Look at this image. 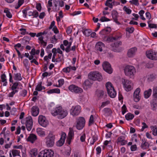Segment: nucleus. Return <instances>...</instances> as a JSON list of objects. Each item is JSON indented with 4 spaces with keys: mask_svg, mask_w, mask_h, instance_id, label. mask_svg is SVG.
Here are the masks:
<instances>
[{
    "mask_svg": "<svg viewBox=\"0 0 157 157\" xmlns=\"http://www.w3.org/2000/svg\"><path fill=\"white\" fill-rule=\"evenodd\" d=\"M51 113L53 116H57L58 118L60 119L65 117L68 113L67 110L63 109L60 106L52 109Z\"/></svg>",
    "mask_w": 157,
    "mask_h": 157,
    "instance_id": "f257e3e1",
    "label": "nucleus"
},
{
    "mask_svg": "<svg viewBox=\"0 0 157 157\" xmlns=\"http://www.w3.org/2000/svg\"><path fill=\"white\" fill-rule=\"evenodd\" d=\"M88 77L89 79L93 81L98 80L100 81L102 79L101 75L96 71L90 72L88 75Z\"/></svg>",
    "mask_w": 157,
    "mask_h": 157,
    "instance_id": "f03ea898",
    "label": "nucleus"
},
{
    "mask_svg": "<svg viewBox=\"0 0 157 157\" xmlns=\"http://www.w3.org/2000/svg\"><path fill=\"white\" fill-rule=\"evenodd\" d=\"M124 71L125 75L130 78H132L136 73V69L132 66H126L124 68Z\"/></svg>",
    "mask_w": 157,
    "mask_h": 157,
    "instance_id": "7ed1b4c3",
    "label": "nucleus"
},
{
    "mask_svg": "<svg viewBox=\"0 0 157 157\" xmlns=\"http://www.w3.org/2000/svg\"><path fill=\"white\" fill-rule=\"evenodd\" d=\"M106 87L109 96L111 98H114L116 96V93L111 83L110 82H107L106 84Z\"/></svg>",
    "mask_w": 157,
    "mask_h": 157,
    "instance_id": "20e7f679",
    "label": "nucleus"
},
{
    "mask_svg": "<svg viewBox=\"0 0 157 157\" xmlns=\"http://www.w3.org/2000/svg\"><path fill=\"white\" fill-rule=\"evenodd\" d=\"M54 154L53 151L51 150H45L39 153L38 157H53Z\"/></svg>",
    "mask_w": 157,
    "mask_h": 157,
    "instance_id": "39448f33",
    "label": "nucleus"
},
{
    "mask_svg": "<svg viewBox=\"0 0 157 157\" xmlns=\"http://www.w3.org/2000/svg\"><path fill=\"white\" fill-rule=\"evenodd\" d=\"M122 82L123 85L126 91H130L132 89L133 83L131 81L122 78Z\"/></svg>",
    "mask_w": 157,
    "mask_h": 157,
    "instance_id": "423d86ee",
    "label": "nucleus"
},
{
    "mask_svg": "<svg viewBox=\"0 0 157 157\" xmlns=\"http://www.w3.org/2000/svg\"><path fill=\"white\" fill-rule=\"evenodd\" d=\"M55 136L52 134H49L45 138V142L47 146L48 147H52L54 144Z\"/></svg>",
    "mask_w": 157,
    "mask_h": 157,
    "instance_id": "0eeeda50",
    "label": "nucleus"
},
{
    "mask_svg": "<svg viewBox=\"0 0 157 157\" xmlns=\"http://www.w3.org/2000/svg\"><path fill=\"white\" fill-rule=\"evenodd\" d=\"M76 128L78 130L82 129L85 125V121L83 117H79L77 120Z\"/></svg>",
    "mask_w": 157,
    "mask_h": 157,
    "instance_id": "6e6552de",
    "label": "nucleus"
},
{
    "mask_svg": "<svg viewBox=\"0 0 157 157\" xmlns=\"http://www.w3.org/2000/svg\"><path fill=\"white\" fill-rule=\"evenodd\" d=\"M147 56L149 59L152 60H157V54L156 52L150 50L146 52Z\"/></svg>",
    "mask_w": 157,
    "mask_h": 157,
    "instance_id": "1a4fd4ad",
    "label": "nucleus"
},
{
    "mask_svg": "<svg viewBox=\"0 0 157 157\" xmlns=\"http://www.w3.org/2000/svg\"><path fill=\"white\" fill-rule=\"evenodd\" d=\"M81 111L80 106L79 105L73 106L71 109V114L73 116H77Z\"/></svg>",
    "mask_w": 157,
    "mask_h": 157,
    "instance_id": "9d476101",
    "label": "nucleus"
},
{
    "mask_svg": "<svg viewBox=\"0 0 157 157\" xmlns=\"http://www.w3.org/2000/svg\"><path fill=\"white\" fill-rule=\"evenodd\" d=\"M38 122L40 125L43 127H46L48 124V121L45 117L40 115L38 118Z\"/></svg>",
    "mask_w": 157,
    "mask_h": 157,
    "instance_id": "9b49d317",
    "label": "nucleus"
},
{
    "mask_svg": "<svg viewBox=\"0 0 157 157\" xmlns=\"http://www.w3.org/2000/svg\"><path fill=\"white\" fill-rule=\"evenodd\" d=\"M104 70L109 74H111L113 72V69L110 63L107 62H105L102 64Z\"/></svg>",
    "mask_w": 157,
    "mask_h": 157,
    "instance_id": "f8f14e48",
    "label": "nucleus"
},
{
    "mask_svg": "<svg viewBox=\"0 0 157 157\" xmlns=\"http://www.w3.org/2000/svg\"><path fill=\"white\" fill-rule=\"evenodd\" d=\"M26 126L27 130L30 131L33 127V121L32 117L30 116H29L26 118Z\"/></svg>",
    "mask_w": 157,
    "mask_h": 157,
    "instance_id": "ddd939ff",
    "label": "nucleus"
},
{
    "mask_svg": "<svg viewBox=\"0 0 157 157\" xmlns=\"http://www.w3.org/2000/svg\"><path fill=\"white\" fill-rule=\"evenodd\" d=\"M122 44V42L121 41H117L116 42H115L113 44H111V46L112 47V50L116 52H120L121 49L118 48L120 45H121Z\"/></svg>",
    "mask_w": 157,
    "mask_h": 157,
    "instance_id": "4468645a",
    "label": "nucleus"
},
{
    "mask_svg": "<svg viewBox=\"0 0 157 157\" xmlns=\"http://www.w3.org/2000/svg\"><path fill=\"white\" fill-rule=\"evenodd\" d=\"M66 135L64 132L62 133L60 139L56 142V145L59 147L62 146L64 143Z\"/></svg>",
    "mask_w": 157,
    "mask_h": 157,
    "instance_id": "2eb2a0df",
    "label": "nucleus"
},
{
    "mask_svg": "<svg viewBox=\"0 0 157 157\" xmlns=\"http://www.w3.org/2000/svg\"><path fill=\"white\" fill-rule=\"evenodd\" d=\"M111 15L114 21L118 25H120L121 23L118 21L117 18L118 17V15L117 12L115 10H113L112 12Z\"/></svg>",
    "mask_w": 157,
    "mask_h": 157,
    "instance_id": "dca6fc26",
    "label": "nucleus"
},
{
    "mask_svg": "<svg viewBox=\"0 0 157 157\" xmlns=\"http://www.w3.org/2000/svg\"><path fill=\"white\" fill-rule=\"evenodd\" d=\"M104 44L101 42H98L95 45V48L96 50L100 52L102 51L103 49L104 48Z\"/></svg>",
    "mask_w": 157,
    "mask_h": 157,
    "instance_id": "f3484780",
    "label": "nucleus"
},
{
    "mask_svg": "<svg viewBox=\"0 0 157 157\" xmlns=\"http://www.w3.org/2000/svg\"><path fill=\"white\" fill-rule=\"evenodd\" d=\"M31 113L33 116H37L39 113V109L38 107L36 106H33L31 109Z\"/></svg>",
    "mask_w": 157,
    "mask_h": 157,
    "instance_id": "a211bd4d",
    "label": "nucleus"
},
{
    "mask_svg": "<svg viewBox=\"0 0 157 157\" xmlns=\"http://www.w3.org/2000/svg\"><path fill=\"white\" fill-rule=\"evenodd\" d=\"M136 48H133L129 49L127 52V56L129 57H133L135 55V52L136 51Z\"/></svg>",
    "mask_w": 157,
    "mask_h": 157,
    "instance_id": "6ab92c4d",
    "label": "nucleus"
},
{
    "mask_svg": "<svg viewBox=\"0 0 157 157\" xmlns=\"http://www.w3.org/2000/svg\"><path fill=\"white\" fill-rule=\"evenodd\" d=\"M37 139L36 136L34 134H31L27 138V140L32 143H34Z\"/></svg>",
    "mask_w": 157,
    "mask_h": 157,
    "instance_id": "aec40b11",
    "label": "nucleus"
},
{
    "mask_svg": "<svg viewBox=\"0 0 157 157\" xmlns=\"http://www.w3.org/2000/svg\"><path fill=\"white\" fill-rule=\"evenodd\" d=\"M30 38L29 36H25L21 40V43L24 46L29 43Z\"/></svg>",
    "mask_w": 157,
    "mask_h": 157,
    "instance_id": "412c9836",
    "label": "nucleus"
},
{
    "mask_svg": "<svg viewBox=\"0 0 157 157\" xmlns=\"http://www.w3.org/2000/svg\"><path fill=\"white\" fill-rule=\"evenodd\" d=\"M92 84V83L90 82L89 80H86L84 82L83 86L84 88L86 90L88 88H90Z\"/></svg>",
    "mask_w": 157,
    "mask_h": 157,
    "instance_id": "4be33fe9",
    "label": "nucleus"
},
{
    "mask_svg": "<svg viewBox=\"0 0 157 157\" xmlns=\"http://www.w3.org/2000/svg\"><path fill=\"white\" fill-rule=\"evenodd\" d=\"M111 31V29L110 27H107L106 29H102L100 32L99 33L101 35H104L109 34Z\"/></svg>",
    "mask_w": 157,
    "mask_h": 157,
    "instance_id": "5701e85b",
    "label": "nucleus"
},
{
    "mask_svg": "<svg viewBox=\"0 0 157 157\" xmlns=\"http://www.w3.org/2000/svg\"><path fill=\"white\" fill-rule=\"evenodd\" d=\"M149 144L145 141V139L142 140V142L141 146L142 148L144 149H147L149 147Z\"/></svg>",
    "mask_w": 157,
    "mask_h": 157,
    "instance_id": "b1692460",
    "label": "nucleus"
},
{
    "mask_svg": "<svg viewBox=\"0 0 157 157\" xmlns=\"http://www.w3.org/2000/svg\"><path fill=\"white\" fill-rule=\"evenodd\" d=\"M152 93V90L149 89L148 90H146L144 92V96L145 98H148L151 95Z\"/></svg>",
    "mask_w": 157,
    "mask_h": 157,
    "instance_id": "393cba45",
    "label": "nucleus"
},
{
    "mask_svg": "<svg viewBox=\"0 0 157 157\" xmlns=\"http://www.w3.org/2000/svg\"><path fill=\"white\" fill-rule=\"evenodd\" d=\"M36 132L38 134L41 136H45V132L40 128H37Z\"/></svg>",
    "mask_w": 157,
    "mask_h": 157,
    "instance_id": "a878e982",
    "label": "nucleus"
},
{
    "mask_svg": "<svg viewBox=\"0 0 157 157\" xmlns=\"http://www.w3.org/2000/svg\"><path fill=\"white\" fill-rule=\"evenodd\" d=\"M74 136V133L73 130L72 128H69V131L68 133L67 138H69L70 139H72Z\"/></svg>",
    "mask_w": 157,
    "mask_h": 157,
    "instance_id": "bb28decb",
    "label": "nucleus"
},
{
    "mask_svg": "<svg viewBox=\"0 0 157 157\" xmlns=\"http://www.w3.org/2000/svg\"><path fill=\"white\" fill-rule=\"evenodd\" d=\"M30 153L31 157H36L37 154V149H34L31 150Z\"/></svg>",
    "mask_w": 157,
    "mask_h": 157,
    "instance_id": "cd10ccee",
    "label": "nucleus"
},
{
    "mask_svg": "<svg viewBox=\"0 0 157 157\" xmlns=\"http://www.w3.org/2000/svg\"><path fill=\"white\" fill-rule=\"evenodd\" d=\"M96 94L98 98H101L104 95V92L101 90H97L96 91Z\"/></svg>",
    "mask_w": 157,
    "mask_h": 157,
    "instance_id": "c85d7f7f",
    "label": "nucleus"
},
{
    "mask_svg": "<svg viewBox=\"0 0 157 157\" xmlns=\"http://www.w3.org/2000/svg\"><path fill=\"white\" fill-rule=\"evenodd\" d=\"M14 79L16 80L21 81L22 79V78L21 77V75L20 73H17L16 74H14Z\"/></svg>",
    "mask_w": 157,
    "mask_h": 157,
    "instance_id": "c756f323",
    "label": "nucleus"
},
{
    "mask_svg": "<svg viewBox=\"0 0 157 157\" xmlns=\"http://www.w3.org/2000/svg\"><path fill=\"white\" fill-rule=\"evenodd\" d=\"M60 90L58 88L50 90L48 91L47 93L48 94H52L53 93H60Z\"/></svg>",
    "mask_w": 157,
    "mask_h": 157,
    "instance_id": "7c9ffc66",
    "label": "nucleus"
},
{
    "mask_svg": "<svg viewBox=\"0 0 157 157\" xmlns=\"http://www.w3.org/2000/svg\"><path fill=\"white\" fill-rule=\"evenodd\" d=\"M151 106L153 110H155L157 107V103L155 100H153L151 102Z\"/></svg>",
    "mask_w": 157,
    "mask_h": 157,
    "instance_id": "2f4dec72",
    "label": "nucleus"
},
{
    "mask_svg": "<svg viewBox=\"0 0 157 157\" xmlns=\"http://www.w3.org/2000/svg\"><path fill=\"white\" fill-rule=\"evenodd\" d=\"M134 117V115L130 113H128L125 116L126 119L128 121L132 120Z\"/></svg>",
    "mask_w": 157,
    "mask_h": 157,
    "instance_id": "473e14b6",
    "label": "nucleus"
},
{
    "mask_svg": "<svg viewBox=\"0 0 157 157\" xmlns=\"http://www.w3.org/2000/svg\"><path fill=\"white\" fill-rule=\"evenodd\" d=\"M112 1V0H107L105 3V5L106 6H109V8H113V3L114 4V2H111Z\"/></svg>",
    "mask_w": 157,
    "mask_h": 157,
    "instance_id": "72a5a7b5",
    "label": "nucleus"
},
{
    "mask_svg": "<svg viewBox=\"0 0 157 157\" xmlns=\"http://www.w3.org/2000/svg\"><path fill=\"white\" fill-rule=\"evenodd\" d=\"M153 95L154 98L157 99V86L153 88Z\"/></svg>",
    "mask_w": 157,
    "mask_h": 157,
    "instance_id": "f704fd0d",
    "label": "nucleus"
},
{
    "mask_svg": "<svg viewBox=\"0 0 157 157\" xmlns=\"http://www.w3.org/2000/svg\"><path fill=\"white\" fill-rule=\"evenodd\" d=\"M103 112L105 114L109 115L112 113V111L109 108H105L103 110Z\"/></svg>",
    "mask_w": 157,
    "mask_h": 157,
    "instance_id": "c9c22d12",
    "label": "nucleus"
},
{
    "mask_svg": "<svg viewBox=\"0 0 157 157\" xmlns=\"http://www.w3.org/2000/svg\"><path fill=\"white\" fill-rule=\"evenodd\" d=\"M39 40L40 41V43L44 47L46 46L47 45V42L44 41L43 40V37L41 36L38 38Z\"/></svg>",
    "mask_w": 157,
    "mask_h": 157,
    "instance_id": "e433bc0d",
    "label": "nucleus"
},
{
    "mask_svg": "<svg viewBox=\"0 0 157 157\" xmlns=\"http://www.w3.org/2000/svg\"><path fill=\"white\" fill-rule=\"evenodd\" d=\"M29 61L28 59H25L23 61L24 66L27 68V70H29V67L28 66Z\"/></svg>",
    "mask_w": 157,
    "mask_h": 157,
    "instance_id": "4c0bfd02",
    "label": "nucleus"
},
{
    "mask_svg": "<svg viewBox=\"0 0 157 157\" xmlns=\"http://www.w3.org/2000/svg\"><path fill=\"white\" fill-rule=\"evenodd\" d=\"M4 12L6 13V15L8 18H10L12 17V15L9 11L8 9H6L4 10Z\"/></svg>",
    "mask_w": 157,
    "mask_h": 157,
    "instance_id": "58836bf2",
    "label": "nucleus"
},
{
    "mask_svg": "<svg viewBox=\"0 0 157 157\" xmlns=\"http://www.w3.org/2000/svg\"><path fill=\"white\" fill-rule=\"evenodd\" d=\"M42 82H40L36 86L35 90L38 91H40L42 89Z\"/></svg>",
    "mask_w": 157,
    "mask_h": 157,
    "instance_id": "ea45409f",
    "label": "nucleus"
},
{
    "mask_svg": "<svg viewBox=\"0 0 157 157\" xmlns=\"http://www.w3.org/2000/svg\"><path fill=\"white\" fill-rule=\"evenodd\" d=\"M83 33L86 36H88L91 35V31L90 30L86 29L83 32Z\"/></svg>",
    "mask_w": 157,
    "mask_h": 157,
    "instance_id": "a19ab883",
    "label": "nucleus"
},
{
    "mask_svg": "<svg viewBox=\"0 0 157 157\" xmlns=\"http://www.w3.org/2000/svg\"><path fill=\"white\" fill-rule=\"evenodd\" d=\"M156 77V75L154 74H151L148 76L147 79L149 81H152Z\"/></svg>",
    "mask_w": 157,
    "mask_h": 157,
    "instance_id": "79ce46f5",
    "label": "nucleus"
},
{
    "mask_svg": "<svg viewBox=\"0 0 157 157\" xmlns=\"http://www.w3.org/2000/svg\"><path fill=\"white\" fill-rule=\"evenodd\" d=\"M151 129L152 131L153 134L156 136L157 135V128L156 126H153L151 127Z\"/></svg>",
    "mask_w": 157,
    "mask_h": 157,
    "instance_id": "37998d69",
    "label": "nucleus"
},
{
    "mask_svg": "<svg viewBox=\"0 0 157 157\" xmlns=\"http://www.w3.org/2000/svg\"><path fill=\"white\" fill-rule=\"evenodd\" d=\"M74 92L76 93H81L83 91L82 88L76 86Z\"/></svg>",
    "mask_w": 157,
    "mask_h": 157,
    "instance_id": "c03bdc74",
    "label": "nucleus"
},
{
    "mask_svg": "<svg viewBox=\"0 0 157 157\" xmlns=\"http://www.w3.org/2000/svg\"><path fill=\"white\" fill-rule=\"evenodd\" d=\"M123 9L128 14H130L131 13V10L130 9L127 8L126 6H124L123 7Z\"/></svg>",
    "mask_w": 157,
    "mask_h": 157,
    "instance_id": "a18cd8bd",
    "label": "nucleus"
},
{
    "mask_svg": "<svg viewBox=\"0 0 157 157\" xmlns=\"http://www.w3.org/2000/svg\"><path fill=\"white\" fill-rule=\"evenodd\" d=\"M94 123V116L93 115H91V116H90L89 121V126L90 125H91L93 124Z\"/></svg>",
    "mask_w": 157,
    "mask_h": 157,
    "instance_id": "49530a36",
    "label": "nucleus"
},
{
    "mask_svg": "<svg viewBox=\"0 0 157 157\" xmlns=\"http://www.w3.org/2000/svg\"><path fill=\"white\" fill-rule=\"evenodd\" d=\"M20 31H21V34L24 35L25 34H29V33L26 31V29H25L21 28L19 29Z\"/></svg>",
    "mask_w": 157,
    "mask_h": 157,
    "instance_id": "de8ad7c7",
    "label": "nucleus"
},
{
    "mask_svg": "<svg viewBox=\"0 0 157 157\" xmlns=\"http://www.w3.org/2000/svg\"><path fill=\"white\" fill-rule=\"evenodd\" d=\"M76 86L75 85H71L68 87V89L72 92H74Z\"/></svg>",
    "mask_w": 157,
    "mask_h": 157,
    "instance_id": "09e8293b",
    "label": "nucleus"
},
{
    "mask_svg": "<svg viewBox=\"0 0 157 157\" xmlns=\"http://www.w3.org/2000/svg\"><path fill=\"white\" fill-rule=\"evenodd\" d=\"M19 83L18 82H14L11 87L12 90H14L16 89Z\"/></svg>",
    "mask_w": 157,
    "mask_h": 157,
    "instance_id": "8fccbe9b",
    "label": "nucleus"
},
{
    "mask_svg": "<svg viewBox=\"0 0 157 157\" xmlns=\"http://www.w3.org/2000/svg\"><path fill=\"white\" fill-rule=\"evenodd\" d=\"M126 30L129 33H131L133 32L134 30V29L132 27L131 28L128 27L126 28Z\"/></svg>",
    "mask_w": 157,
    "mask_h": 157,
    "instance_id": "3c124183",
    "label": "nucleus"
},
{
    "mask_svg": "<svg viewBox=\"0 0 157 157\" xmlns=\"http://www.w3.org/2000/svg\"><path fill=\"white\" fill-rule=\"evenodd\" d=\"M149 22L150 21H148L147 22V23L148 24V27L149 28H157V26L156 24H149Z\"/></svg>",
    "mask_w": 157,
    "mask_h": 157,
    "instance_id": "603ef678",
    "label": "nucleus"
},
{
    "mask_svg": "<svg viewBox=\"0 0 157 157\" xmlns=\"http://www.w3.org/2000/svg\"><path fill=\"white\" fill-rule=\"evenodd\" d=\"M133 97L134 100L135 101L137 102L139 101L140 99L139 95H133Z\"/></svg>",
    "mask_w": 157,
    "mask_h": 157,
    "instance_id": "864d4df0",
    "label": "nucleus"
},
{
    "mask_svg": "<svg viewBox=\"0 0 157 157\" xmlns=\"http://www.w3.org/2000/svg\"><path fill=\"white\" fill-rule=\"evenodd\" d=\"M125 139V137L123 136H119L117 139V143L118 144Z\"/></svg>",
    "mask_w": 157,
    "mask_h": 157,
    "instance_id": "5fc2aeb1",
    "label": "nucleus"
},
{
    "mask_svg": "<svg viewBox=\"0 0 157 157\" xmlns=\"http://www.w3.org/2000/svg\"><path fill=\"white\" fill-rule=\"evenodd\" d=\"M100 20L102 22H104L110 21V20L105 17H101Z\"/></svg>",
    "mask_w": 157,
    "mask_h": 157,
    "instance_id": "6e6d98bb",
    "label": "nucleus"
},
{
    "mask_svg": "<svg viewBox=\"0 0 157 157\" xmlns=\"http://www.w3.org/2000/svg\"><path fill=\"white\" fill-rule=\"evenodd\" d=\"M127 109L125 105H124L122 107V113L123 115H124L126 112Z\"/></svg>",
    "mask_w": 157,
    "mask_h": 157,
    "instance_id": "4d7b16f0",
    "label": "nucleus"
},
{
    "mask_svg": "<svg viewBox=\"0 0 157 157\" xmlns=\"http://www.w3.org/2000/svg\"><path fill=\"white\" fill-rule=\"evenodd\" d=\"M92 142H91V144L93 145L94 142L97 140L98 138L96 136H92Z\"/></svg>",
    "mask_w": 157,
    "mask_h": 157,
    "instance_id": "13d9d810",
    "label": "nucleus"
},
{
    "mask_svg": "<svg viewBox=\"0 0 157 157\" xmlns=\"http://www.w3.org/2000/svg\"><path fill=\"white\" fill-rule=\"evenodd\" d=\"M140 91V89L139 88H137L135 91L133 95H139V93Z\"/></svg>",
    "mask_w": 157,
    "mask_h": 157,
    "instance_id": "bf43d9fd",
    "label": "nucleus"
},
{
    "mask_svg": "<svg viewBox=\"0 0 157 157\" xmlns=\"http://www.w3.org/2000/svg\"><path fill=\"white\" fill-rule=\"evenodd\" d=\"M63 71L67 73L70 72L71 70V68L70 67H67L63 69Z\"/></svg>",
    "mask_w": 157,
    "mask_h": 157,
    "instance_id": "052dcab7",
    "label": "nucleus"
},
{
    "mask_svg": "<svg viewBox=\"0 0 157 157\" xmlns=\"http://www.w3.org/2000/svg\"><path fill=\"white\" fill-rule=\"evenodd\" d=\"M153 67V64L151 63H148L146 64V67L147 68H151Z\"/></svg>",
    "mask_w": 157,
    "mask_h": 157,
    "instance_id": "680f3d73",
    "label": "nucleus"
},
{
    "mask_svg": "<svg viewBox=\"0 0 157 157\" xmlns=\"http://www.w3.org/2000/svg\"><path fill=\"white\" fill-rule=\"evenodd\" d=\"M6 75L4 74L2 75L1 76V78L2 79V82H4L5 81H6Z\"/></svg>",
    "mask_w": 157,
    "mask_h": 157,
    "instance_id": "e2e57ef3",
    "label": "nucleus"
},
{
    "mask_svg": "<svg viewBox=\"0 0 157 157\" xmlns=\"http://www.w3.org/2000/svg\"><path fill=\"white\" fill-rule=\"evenodd\" d=\"M71 153V148H69L68 149H67V151H66L64 153L65 155H66L67 156H69Z\"/></svg>",
    "mask_w": 157,
    "mask_h": 157,
    "instance_id": "0e129e2a",
    "label": "nucleus"
},
{
    "mask_svg": "<svg viewBox=\"0 0 157 157\" xmlns=\"http://www.w3.org/2000/svg\"><path fill=\"white\" fill-rule=\"evenodd\" d=\"M36 8L38 11H41V4L40 3L37 4L36 6Z\"/></svg>",
    "mask_w": 157,
    "mask_h": 157,
    "instance_id": "69168bd1",
    "label": "nucleus"
},
{
    "mask_svg": "<svg viewBox=\"0 0 157 157\" xmlns=\"http://www.w3.org/2000/svg\"><path fill=\"white\" fill-rule=\"evenodd\" d=\"M85 138L86 135L84 133L81 136L80 140L82 142H83L85 141Z\"/></svg>",
    "mask_w": 157,
    "mask_h": 157,
    "instance_id": "338daca9",
    "label": "nucleus"
},
{
    "mask_svg": "<svg viewBox=\"0 0 157 157\" xmlns=\"http://www.w3.org/2000/svg\"><path fill=\"white\" fill-rule=\"evenodd\" d=\"M58 82L59 83V87H60L62 85H63L64 83V81L63 79H60V80H58Z\"/></svg>",
    "mask_w": 157,
    "mask_h": 157,
    "instance_id": "774afa93",
    "label": "nucleus"
}]
</instances>
